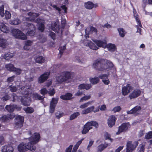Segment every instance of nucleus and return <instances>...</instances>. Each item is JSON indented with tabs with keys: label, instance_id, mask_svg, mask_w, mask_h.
I'll use <instances>...</instances> for the list:
<instances>
[{
	"label": "nucleus",
	"instance_id": "nucleus-1",
	"mask_svg": "<svg viewBox=\"0 0 152 152\" xmlns=\"http://www.w3.org/2000/svg\"><path fill=\"white\" fill-rule=\"evenodd\" d=\"M94 102L93 101H88L81 105L80 106V108L82 109H84L81 112V114L85 115L92 112L94 113H96L99 111V109L101 111L105 110H106V105L104 104L101 105L100 107H98L95 108V107L94 106H91L88 107V106Z\"/></svg>",
	"mask_w": 152,
	"mask_h": 152
},
{
	"label": "nucleus",
	"instance_id": "nucleus-2",
	"mask_svg": "<svg viewBox=\"0 0 152 152\" xmlns=\"http://www.w3.org/2000/svg\"><path fill=\"white\" fill-rule=\"evenodd\" d=\"M35 25L37 26L39 30L41 32H42L44 30V21L38 18L36 21V22H34L32 24L28 23V24L26 25V26L29 27V28L30 29L28 31L27 34L30 36H33L35 34L34 31L35 29Z\"/></svg>",
	"mask_w": 152,
	"mask_h": 152
},
{
	"label": "nucleus",
	"instance_id": "nucleus-3",
	"mask_svg": "<svg viewBox=\"0 0 152 152\" xmlns=\"http://www.w3.org/2000/svg\"><path fill=\"white\" fill-rule=\"evenodd\" d=\"M22 83H20L18 86L17 85V86H18V87L21 89L22 91L21 93L25 95L28 94V96H30L31 97L35 99L41 100L44 98V97L41 96L37 93H31V89L30 88V87L26 86L24 87L23 86L22 87Z\"/></svg>",
	"mask_w": 152,
	"mask_h": 152
},
{
	"label": "nucleus",
	"instance_id": "nucleus-4",
	"mask_svg": "<svg viewBox=\"0 0 152 152\" xmlns=\"http://www.w3.org/2000/svg\"><path fill=\"white\" fill-rule=\"evenodd\" d=\"M71 75V73L69 72H63L56 77V80L58 83L67 82L72 79Z\"/></svg>",
	"mask_w": 152,
	"mask_h": 152
},
{
	"label": "nucleus",
	"instance_id": "nucleus-5",
	"mask_svg": "<svg viewBox=\"0 0 152 152\" xmlns=\"http://www.w3.org/2000/svg\"><path fill=\"white\" fill-rule=\"evenodd\" d=\"M36 147L33 145H31V143L29 142L27 143H22L18 146V148L20 152H25L28 150L34 151L36 149Z\"/></svg>",
	"mask_w": 152,
	"mask_h": 152
},
{
	"label": "nucleus",
	"instance_id": "nucleus-6",
	"mask_svg": "<svg viewBox=\"0 0 152 152\" xmlns=\"http://www.w3.org/2000/svg\"><path fill=\"white\" fill-rule=\"evenodd\" d=\"M113 66V63L109 60H104L101 65L100 71H104L107 74L109 73L108 71L110 70L111 68Z\"/></svg>",
	"mask_w": 152,
	"mask_h": 152
},
{
	"label": "nucleus",
	"instance_id": "nucleus-7",
	"mask_svg": "<svg viewBox=\"0 0 152 152\" xmlns=\"http://www.w3.org/2000/svg\"><path fill=\"white\" fill-rule=\"evenodd\" d=\"M11 31L12 35L16 38L23 40L27 39V37L25 34L18 29L13 28L12 30Z\"/></svg>",
	"mask_w": 152,
	"mask_h": 152
},
{
	"label": "nucleus",
	"instance_id": "nucleus-8",
	"mask_svg": "<svg viewBox=\"0 0 152 152\" xmlns=\"http://www.w3.org/2000/svg\"><path fill=\"white\" fill-rule=\"evenodd\" d=\"M40 138L39 134L37 133H35L34 134L28 138L30 141L29 143L34 146V145L39 142Z\"/></svg>",
	"mask_w": 152,
	"mask_h": 152
},
{
	"label": "nucleus",
	"instance_id": "nucleus-9",
	"mask_svg": "<svg viewBox=\"0 0 152 152\" xmlns=\"http://www.w3.org/2000/svg\"><path fill=\"white\" fill-rule=\"evenodd\" d=\"M138 144L137 142H135L132 143L131 141H128L126 145V152H132L135 149Z\"/></svg>",
	"mask_w": 152,
	"mask_h": 152
},
{
	"label": "nucleus",
	"instance_id": "nucleus-10",
	"mask_svg": "<svg viewBox=\"0 0 152 152\" xmlns=\"http://www.w3.org/2000/svg\"><path fill=\"white\" fill-rule=\"evenodd\" d=\"M15 126L17 128H20L23 126L24 121L23 117L20 115H16L15 118Z\"/></svg>",
	"mask_w": 152,
	"mask_h": 152
},
{
	"label": "nucleus",
	"instance_id": "nucleus-11",
	"mask_svg": "<svg viewBox=\"0 0 152 152\" xmlns=\"http://www.w3.org/2000/svg\"><path fill=\"white\" fill-rule=\"evenodd\" d=\"M130 127V125L129 123H124L119 126L118 131L116 132L117 134H119L121 132H126Z\"/></svg>",
	"mask_w": 152,
	"mask_h": 152
},
{
	"label": "nucleus",
	"instance_id": "nucleus-12",
	"mask_svg": "<svg viewBox=\"0 0 152 152\" xmlns=\"http://www.w3.org/2000/svg\"><path fill=\"white\" fill-rule=\"evenodd\" d=\"M22 94L24 96L22 97L21 98V101L22 104L25 106H28L30 105L31 102V98L28 94L25 95L22 93Z\"/></svg>",
	"mask_w": 152,
	"mask_h": 152
},
{
	"label": "nucleus",
	"instance_id": "nucleus-13",
	"mask_svg": "<svg viewBox=\"0 0 152 152\" xmlns=\"http://www.w3.org/2000/svg\"><path fill=\"white\" fill-rule=\"evenodd\" d=\"M141 93V91L139 89H135L132 91L129 94V97L130 99L136 98L139 96Z\"/></svg>",
	"mask_w": 152,
	"mask_h": 152
},
{
	"label": "nucleus",
	"instance_id": "nucleus-14",
	"mask_svg": "<svg viewBox=\"0 0 152 152\" xmlns=\"http://www.w3.org/2000/svg\"><path fill=\"white\" fill-rule=\"evenodd\" d=\"M133 87L129 84L124 86L122 89V94L124 96L127 95L130 91L133 89Z\"/></svg>",
	"mask_w": 152,
	"mask_h": 152
},
{
	"label": "nucleus",
	"instance_id": "nucleus-15",
	"mask_svg": "<svg viewBox=\"0 0 152 152\" xmlns=\"http://www.w3.org/2000/svg\"><path fill=\"white\" fill-rule=\"evenodd\" d=\"M58 99H57L53 98L50 102V108L49 112L50 113H53L55 110V108L58 102Z\"/></svg>",
	"mask_w": 152,
	"mask_h": 152
},
{
	"label": "nucleus",
	"instance_id": "nucleus-16",
	"mask_svg": "<svg viewBox=\"0 0 152 152\" xmlns=\"http://www.w3.org/2000/svg\"><path fill=\"white\" fill-rule=\"evenodd\" d=\"M93 41L98 47H102L104 48H106L107 42L105 40H101L96 39L93 40Z\"/></svg>",
	"mask_w": 152,
	"mask_h": 152
},
{
	"label": "nucleus",
	"instance_id": "nucleus-17",
	"mask_svg": "<svg viewBox=\"0 0 152 152\" xmlns=\"http://www.w3.org/2000/svg\"><path fill=\"white\" fill-rule=\"evenodd\" d=\"M85 125L89 130L92 128V126H94L95 128H97L99 126L98 123L95 121L88 122L86 123Z\"/></svg>",
	"mask_w": 152,
	"mask_h": 152
},
{
	"label": "nucleus",
	"instance_id": "nucleus-18",
	"mask_svg": "<svg viewBox=\"0 0 152 152\" xmlns=\"http://www.w3.org/2000/svg\"><path fill=\"white\" fill-rule=\"evenodd\" d=\"M84 43L86 46L89 47L91 49L93 50H96L99 48L94 43L90 41L86 40Z\"/></svg>",
	"mask_w": 152,
	"mask_h": 152
},
{
	"label": "nucleus",
	"instance_id": "nucleus-19",
	"mask_svg": "<svg viewBox=\"0 0 152 152\" xmlns=\"http://www.w3.org/2000/svg\"><path fill=\"white\" fill-rule=\"evenodd\" d=\"M116 120V118L115 116L113 115L110 116L107 120V123L109 126L111 127L114 125Z\"/></svg>",
	"mask_w": 152,
	"mask_h": 152
},
{
	"label": "nucleus",
	"instance_id": "nucleus-20",
	"mask_svg": "<svg viewBox=\"0 0 152 152\" xmlns=\"http://www.w3.org/2000/svg\"><path fill=\"white\" fill-rule=\"evenodd\" d=\"M49 75L50 73L49 72H47L41 75L38 78V82L40 83H43L48 78Z\"/></svg>",
	"mask_w": 152,
	"mask_h": 152
},
{
	"label": "nucleus",
	"instance_id": "nucleus-21",
	"mask_svg": "<svg viewBox=\"0 0 152 152\" xmlns=\"http://www.w3.org/2000/svg\"><path fill=\"white\" fill-rule=\"evenodd\" d=\"M15 117V115L13 114H7V115L3 116L1 118V120L4 122H8Z\"/></svg>",
	"mask_w": 152,
	"mask_h": 152
},
{
	"label": "nucleus",
	"instance_id": "nucleus-22",
	"mask_svg": "<svg viewBox=\"0 0 152 152\" xmlns=\"http://www.w3.org/2000/svg\"><path fill=\"white\" fill-rule=\"evenodd\" d=\"M109 73L104 74L100 75L99 77L102 80V81L105 85H108L110 83V81L107 78Z\"/></svg>",
	"mask_w": 152,
	"mask_h": 152
},
{
	"label": "nucleus",
	"instance_id": "nucleus-23",
	"mask_svg": "<svg viewBox=\"0 0 152 152\" xmlns=\"http://www.w3.org/2000/svg\"><path fill=\"white\" fill-rule=\"evenodd\" d=\"M97 32L96 29L94 27H89L87 28L85 30V33L86 35H85L86 37H89L88 34H89L91 33V32Z\"/></svg>",
	"mask_w": 152,
	"mask_h": 152
},
{
	"label": "nucleus",
	"instance_id": "nucleus-24",
	"mask_svg": "<svg viewBox=\"0 0 152 152\" xmlns=\"http://www.w3.org/2000/svg\"><path fill=\"white\" fill-rule=\"evenodd\" d=\"M13 147L10 145H4L1 148L2 152H13Z\"/></svg>",
	"mask_w": 152,
	"mask_h": 152
},
{
	"label": "nucleus",
	"instance_id": "nucleus-25",
	"mask_svg": "<svg viewBox=\"0 0 152 152\" xmlns=\"http://www.w3.org/2000/svg\"><path fill=\"white\" fill-rule=\"evenodd\" d=\"M141 109V108L140 106H137L132 109L130 110L127 111V113L129 114L137 113Z\"/></svg>",
	"mask_w": 152,
	"mask_h": 152
},
{
	"label": "nucleus",
	"instance_id": "nucleus-26",
	"mask_svg": "<svg viewBox=\"0 0 152 152\" xmlns=\"http://www.w3.org/2000/svg\"><path fill=\"white\" fill-rule=\"evenodd\" d=\"M28 15L29 17L26 18V20L32 21L34 20L35 18L38 17L39 14L31 12L28 13Z\"/></svg>",
	"mask_w": 152,
	"mask_h": 152
},
{
	"label": "nucleus",
	"instance_id": "nucleus-27",
	"mask_svg": "<svg viewBox=\"0 0 152 152\" xmlns=\"http://www.w3.org/2000/svg\"><path fill=\"white\" fill-rule=\"evenodd\" d=\"M134 17H135L136 21L137 23V32L139 33V35L142 34V29L140 27H142V25L138 18L135 16V14H134Z\"/></svg>",
	"mask_w": 152,
	"mask_h": 152
},
{
	"label": "nucleus",
	"instance_id": "nucleus-28",
	"mask_svg": "<svg viewBox=\"0 0 152 152\" xmlns=\"http://www.w3.org/2000/svg\"><path fill=\"white\" fill-rule=\"evenodd\" d=\"M91 87L92 86L91 84L83 83L79 86L78 89L79 90H82L85 89L86 90H88L91 88Z\"/></svg>",
	"mask_w": 152,
	"mask_h": 152
},
{
	"label": "nucleus",
	"instance_id": "nucleus-29",
	"mask_svg": "<svg viewBox=\"0 0 152 152\" xmlns=\"http://www.w3.org/2000/svg\"><path fill=\"white\" fill-rule=\"evenodd\" d=\"M102 63L100 61L98 60L94 61L93 64V66L95 69L100 71L101 65Z\"/></svg>",
	"mask_w": 152,
	"mask_h": 152
},
{
	"label": "nucleus",
	"instance_id": "nucleus-30",
	"mask_svg": "<svg viewBox=\"0 0 152 152\" xmlns=\"http://www.w3.org/2000/svg\"><path fill=\"white\" fill-rule=\"evenodd\" d=\"M7 46V40L3 38L0 36V47L3 48H6Z\"/></svg>",
	"mask_w": 152,
	"mask_h": 152
},
{
	"label": "nucleus",
	"instance_id": "nucleus-31",
	"mask_svg": "<svg viewBox=\"0 0 152 152\" xmlns=\"http://www.w3.org/2000/svg\"><path fill=\"white\" fill-rule=\"evenodd\" d=\"M106 48L109 51L111 52H114L116 49L115 45L112 43L106 44Z\"/></svg>",
	"mask_w": 152,
	"mask_h": 152
},
{
	"label": "nucleus",
	"instance_id": "nucleus-32",
	"mask_svg": "<svg viewBox=\"0 0 152 152\" xmlns=\"http://www.w3.org/2000/svg\"><path fill=\"white\" fill-rule=\"evenodd\" d=\"M110 145V144L106 143L100 145L97 147V152H101L108 146Z\"/></svg>",
	"mask_w": 152,
	"mask_h": 152
},
{
	"label": "nucleus",
	"instance_id": "nucleus-33",
	"mask_svg": "<svg viewBox=\"0 0 152 152\" xmlns=\"http://www.w3.org/2000/svg\"><path fill=\"white\" fill-rule=\"evenodd\" d=\"M72 94L70 93H67L64 95L60 96V98L64 100H69L72 99Z\"/></svg>",
	"mask_w": 152,
	"mask_h": 152
},
{
	"label": "nucleus",
	"instance_id": "nucleus-34",
	"mask_svg": "<svg viewBox=\"0 0 152 152\" xmlns=\"http://www.w3.org/2000/svg\"><path fill=\"white\" fill-rule=\"evenodd\" d=\"M0 29L1 31L4 33H7L9 32V28L4 24L0 23Z\"/></svg>",
	"mask_w": 152,
	"mask_h": 152
},
{
	"label": "nucleus",
	"instance_id": "nucleus-35",
	"mask_svg": "<svg viewBox=\"0 0 152 152\" xmlns=\"http://www.w3.org/2000/svg\"><path fill=\"white\" fill-rule=\"evenodd\" d=\"M32 43L33 41L30 40H28L26 41L23 47L24 50H29L30 48L29 47L31 46Z\"/></svg>",
	"mask_w": 152,
	"mask_h": 152
},
{
	"label": "nucleus",
	"instance_id": "nucleus-36",
	"mask_svg": "<svg viewBox=\"0 0 152 152\" xmlns=\"http://www.w3.org/2000/svg\"><path fill=\"white\" fill-rule=\"evenodd\" d=\"M85 6L87 9H91L94 7H96L97 6V5L94 4L91 2L88 1L85 3Z\"/></svg>",
	"mask_w": 152,
	"mask_h": 152
},
{
	"label": "nucleus",
	"instance_id": "nucleus-37",
	"mask_svg": "<svg viewBox=\"0 0 152 152\" xmlns=\"http://www.w3.org/2000/svg\"><path fill=\"white\" fill-rule=\"evenodd\" d=\"M35 60L37 63L42 64L44 62L45 58L42 56H38L35 57Z\"/></svg>",
	"mask_w": 152,
	"mask_h": 152
},
{
	"label": "nucleus",
	"instance_id": "nucleus-38",
	"mask_svg": "<svg viewBox=\"0 0 152 152\" xmlns=\"http://www.w3.org/2000/svg\"><path fill=\"white\" fill-rule=\"evenodd\" d=\"M21 21L18 18H16L14 19L11 20L9 21V23L12 25H17L20 23Z\"/></svg>",
	"mask_w": 152,
	"mask_h": 152
},
{
	"label": "nucleus",
	"instance_id": "nucleus-39",
	"mask_svg": "<svg viewBox=\"0 0 152 152\" xmlns=\"http://www.w3.org/2000/svg\"><path fill=\"white\" fill-rule=\"evenodd\" d=\"M90 82L92 84H96L99 82V79L97 77L93 78H91L89 79Z\"/></svg>",
	"mask_w": 152,
	"mask_h": 152
},
{
	"label": "nucleus",
	"instance_id": "nucleus-40",
	"mask_svg": "<svg viewBox=\"0 0 152 152\" xmlns=\"http://www.w3.org/2000/svg\"><path fill=\"white\" fill-rule=\"evenodd\" d=\"M118 31L120 37H123L125 36L126 34V32L123 28H119L118 29Z\"/></svg>",
	"mask_w": 152,
	"mask_h": 152
},
{
	"label": "nucleus",
	"instance_id": "nucleus-41",
	"mask_svg": "<svg viewBox=\"0 0 152 152\" xmlns=\"http://www.w3.org/2000/svg\"><path fill=\"white\" fill-rule=\"evenodd\" d=\"M15 67L13 65L11 64H6L5 65V68L7 69L11 72H13Z\"/></svg>",
	"mask_w": 152,
	"mask_h": 152
},
{
	"label": "nucleus",
	"instance_id": "nucleus-42",
	"mask_svg": "<svg viewBox=\"0 0 152 152\" xmlns=\"http://www.w3.org/2000/svg\"><path fill=\"white\" fill-rule=\"evenodd\" d=\"M16 106L14 105H7L5 107L6 109L10 112H12L14 110Z\"/></svg>",
	"mask_w": 152,
	"mask_h": 152
},
{
	"label": "nucleus",
	"instance_id": "nucleus-43",
	"mask_svg": "<svg viewBox=\"0 0 152 152\" xmlns=\"http://www.w3.org/2000/svg\"><path fill=\"white\" fill-rule=\"evenodd\" d=\"M14 56V54L12 53L8 52L5 54L4 56V58L6 60H9L11 58H12Z\"/></svg>",
	"mask_w": 152,
	"mask_h": 152
},
{
	"label": "nucleus",
	"instance_id": "nucleus-44",
	"mask_svg": "<svg viewBox=\"0 0 152 152\" xmlns=\"http://www.w3.org/2000/svg\"><path fill=\"white\" fill-rule=\"evenodd\" d=\"M51 29L53 31H57L58 29V26L56 23H52L51 25Z\"/></svg>",
	"mask_w": 152,
	"mask_h": 152
},
{
	"label": "nucleus",
	"instance_id": "nucleus-45",
	"mask_svg": "<svg viewBox=\"0 0 152 152\" xmlns=\"http://www.w3.org/2000/svg\"><path fill=\"white\" fill-rule=\"evenodd\" d=\"M23 110L26 113H32L34 111V109L32 107H27L26 108H23Z\"/></svg>",
	"mask_w": 152,
	"mask_h": 152
},
{
	"label": "nucleus",
	"instance_id": "nucleus-46",
	"mask_svg": "<svg viewBox=\"0 0 152 152\" xmlns=\"http://www.w3.org/2000/svg\"><path fill=\"white\" fill-rule=\"evenodd\" d=\"M91 95H88L87 96H84L80 99V102H83L84 101L88 100L89 99L91 98Z\"/></svg>",
	"mask_w": 152,
	"mask_h": 152
},
{
	"label": "nucleus",
	"instance_id": "nucleus-47",
	"mask_svg": "<svg viewBox=\"0 0 152 152\" xmlns=\"http://www.w3.org/2000/svg\"><path fill=\"white\" fill-rule=\"evenodd\" d=\"M104 136L106 140H109L111 142H113V139L110 138V134L107 132H105L104 133Z\"/></svg>",
	"mask_w": 152,
	"mask_h": 152
},
{
	"label": "nucleus",
	"instance_id": "nucleus-48",
	"mask_svg": "<svg viewBox=\"0 0 152 152\" xmlns=\"http://www.w3.org/2000/svg\"><path fill=\"white\" fill-rule=\"evenodd\" d=\"M145 138L148 139H152V140L150 141L151 144H152V132H151L147 133L145 136Z\"/></svg>",
	"mask_w": 152,
	"mask_h": 152
},
{
	"label": "nucleus",
	"instance_id": "nucleus-49",
	"mask_svg": "<svg viewBox=\"0 0 152 152\" xmlns=\"http://www.w3.org/2000/svg\"><path fill=\"white\" fill-rule=\"evenodd\" d=\"M80 115L79 112H77L71 115L70 117V119L71 120H72L76 118L77 116Z\"/></svg>",
	"mask_w": 152,
	"mask_h": 152
},
{
	"label": "nucleus",
	"instance_id": "nucleus-50",
	"mask_svg": "<svg viewBox=\"0 0 152 152\" xmlns=\"http://www.w3.org/2000/svg\"><path fill=\"white\" fill-rule=\"evenodd\" d=\"M66 48L65 46L64 45L63 46L60 47L59 48V55H60V57H61V54H62L64 51L66 49Z\"/></svg>",
	"mask_w": 152,
	"mask_h": 152
},
{
	"label": "nucleus",
	"instance_id": "nucleus-51",
	"mask_svg": "<svg viewBox=\"0 0 152 152\" xmlns=\"http://www.w3.org/2000/svg\"><path fill=\"white\" fill-rule=\"evenodd\" d=\"M10 97L6 94H5L3 95V97L1 99L3 101H6L10 99Z\"/></svg>",
	"mask_w": 152,
	"mask_h": 152
},
{
	"label": "nucleus",
	"instance_id": "nucleus-52",
	"mask_svg": "<svg viewBox=\"0 0 152 152\" xmlns=\"http://www.w3.org/2000/svg\"><path fill=\"white\" fill-rule=\"evenodd\" d=\"M121 110V107L119 106H118L115 107L113 109L112 111L114 113L119 112Z\"/></svg>",
	"mask_w": 152,
	"mask_h": 152
},
{
	"label": "nucleus",
	"instance_id": "nucleus-53",
	"mask_svg": "<svg viewBox=\"0 0 152 152\" xmlns=\"http://www.w3.org/2000/svg\"><path fill=\"white\" fill-rule=\"evenodd\" d=\"M94 143V141L93 140H91L89 141V144L88 145L86 148L88 151H89L90 148L92 145Z\"/></svg>",
	"mask_w": 152,
	"mask_h": 152
},
{
	"label": "nucleus",
	"instance_id": "nucleus-54",
	"mask_svg": "<svg viewBox=\"0 0 152 152\" xmlns=\"http://www.w3.org/2000/svg\"><path fill=\"white\" fill-rule=\"evenodd\" d=\"M84 138H82L77 142L76 144L74 146V147H75V149H77L78 148L79 146L82 143V141L84 140Z\"/></svg>",
	"mask_w": 152,
	"mask_h": 152
},
{
	"label": "nucleus",
	"instance_id": "nucleus-55",
	"mask_svg": "<svg viewBox=\"0 0 152 152\" xmlns=\"http://www.w3.org/2000/svg\"><path fill=\"white\" fill-rule=\"evenodd\" d=\"M0 15L2 17L4 16V6L3 5L0 7Z\"/></svg>",
	"mask_w": 152,
	"mask_h": 152
},
{
	"label": "nucleus",
	"instance_id": "nucleus-56",
	"mask_svg": "<svg viewBox=\"0 0 152 152\" xmlns=\"http://www.w3.org/2000/svg\"><path fill=\"white\" fill-rule=\"evenodd\" d=\"M4 15L5 16L6 18L7 19H9L11 17V15L9 12L6 11Z\"/></svg>",
	"mask_w": 152,
	"mask_h": 152
},
{
	"label": "nucleus",
	"instance_id": "nucleus-57",
	"mask_svg": "<svg viewBox=\"0 0 152 152\" xmlns=\"http://www.w3.org/2000/svg\"><path fill=\"white\" fill-rule=\"evenodd\" d=\"M89 131V130L86 127V126H85V125H84V126L83 130L82 131V133L83 134H85L88 133Z\"/></svg>",
	"mask_w": 152,
	"mask_h": 152
},
{
	"label": "nucleus",
	"instance_id": "nucleus-58",
	"mask_svg": "<svg viewBox=\"0 0 152 152\" xmlns=\"http://www.w3.org/2000/svg\"><path fill=\"white\" fill-rule=\"evenodd\" d=\"M9 89L12 92H15L17 90L16 87L12 85L9 87Z\"/></svg>",
	"mask_w": 152,
	"mask_h": 152
},
{
	"label": "nucleus",
	"instance_id": "nucleus-59",
	"mask_svg": "<svg viewBox=\"0 0 152 152\" xmlns=\"http://www.w3.org/2000/svg\"><path fill=\"white\" fill-rule=\"evenodd\" d=\"M48 93V91L45 88H43L40 90V93L42 95H45Z\"/></svg>",
	"mask_w": 152,
	"mask_h": 152
},
{
	"label": "nucleus",
	"instance_id": "nucleus-60",
	"mask_svg": "<svg viewBox=\"0 0 152 152\" xmlns=\"http://www.w3.org/2000/svg\"><path fill=\"white\" fill-rule=\"evenodd\" d=\"M13 72H15V73H16V74L18 75H19L21 73L22 70L20 69L17 68L15 67Z\"/></svg>",
	"mask_w": 152,
	"mask_h": 152
},
{
	"label": "nucleus",
	"instance_id": "nucleus-61",
	"mask_svg": "<svg viewBox=\"0 0 152 152\" xmlns=\"http://www.w3.org/2000/svg\"><path fill=\"white\" fill-rule=\"evenodd\" d=\"M144 150V146L141 145H140L139 147L138 148V152H143Z\"/></svg>",
	"mask_w": 152,
	"mask_h": 152
},
{
	"label": "nucleus",
	"instance_id": "nucleus-62",
	"mask_svg": "<svg viewBox=\"0 0 152 152\" xmlns=\"http://www.w3.org/2000/svg\"><path fill=\"white\" fill-rule=\"evenodd\" d=\"M48 93L50 96H53L55 93L54 89L53 88H50L48 91Z\"/></svg>",
	"mask_w": 152,
	"mask_h": 152
},
{
	"label": "nucleus",
	"instance_id": "nucleus-63",
	"mask_svg": "<svg viewBox=\"0 0 152 152\" xmlns=\"http://www.w3.org/2000/svg\"><path fill=\"white\" fill-rule=\"evenodd\" d=\"M83 93V91H80V90L77 92L75 94V95L77 96H81Z\"/></svg>",
	"mask_w": 152,
	"mask_h": 152
},
{
	"label": "nucleus",
	"instance_id": "nucleus-64",
	"mask_svg": "<svg viewBox=\"0 0 152 152\" xmlns=\"http://www.w3.org/2000/svg\"><path fill=\"white\" fill-rule=\"evenodd\" d=\"M15 77V76H13L9 77L7 80L8 82L10 83L13 81L14 78Z\"/></svg>",
	"mask_w": 152,
	"mask_h": 152
}]
</instances>
